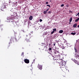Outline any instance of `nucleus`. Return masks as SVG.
I'll return each instance as SVG.
<instances>
[{
	"instance_id": "obj_1",
	"label": "nucleus",
	"mask_w": 79,
	"mask_h": 79,
	"mask_svg": "<svg viewBox=\"0 0 79 79\" xmlns=\"http://www.w3.org/2000/svg\"><path fill=\"white\" fill-rule=\"evenodd\" d=\"M14 19V16L13 15L12 16L7 17V19L8 20L9 22L11 23L13 21V19Z\"/></svg>"
},
{
	"instance_id": "obj_2",
	"label": "nucleus",
	"mask_w": 79,
	"mask_h": 79,
	"mask_svg": "<svg viewBox=\"0 0 79 79\" xmlns=\"http://www.w3.org/2000/svg\"><path fill=\"white\" fill-rule=\"evenodd\" d=\"M24 62H25V63H27V64H28V63H29V60L28 59H24Z\"/></svg>"
},
{
	"instance_id": "obj_3",
	"label": "nucleus",
	"mask_w": 79,
	"mask_h": 79,
	"mask_svg": "<svg viewBox=\"0 0 79 79\" xmlns=\"http://www.w3.org/2000/svg\"><path fill=\"white\" fill-rule=\"evenodd\" d=\"M37 67L39 69H42V65H40V64H39Z\"/></svg>"
},
{
	"instance_id": "obj_4",
	"label": "nucleus",
	"mask_w": 79,
	"mask_h": 79,
	"mask_svg": "<svg viewBox=\"0 0 79 79\" xmlns=\"http://www.w3.org/2000/svg\"><path fill=\"white\" fill-rule=\"evenodd\" d=\"M74 56L75 58H76V59L78 58V57H79V55L77 54V53H75L74 55Z\"/></svg>"
},
{
	"instance_id": "obj_5",
	"label": "nucleus",
	"mask_w": 79,
	"mask_h": 79,
	"mask_svg": "<svg viewBox=\"0 0 79 79\" xmlns=\"http://www.w3.org/2000/svg\"><path fill=\"white\" fill-rule=\"evenodd\" d=\"M54 61H55V63H60V60H56V59H55V60H54Z\"/></svg>"
},
{
	"instance_id": "obj_6",
	"label": "nucleus",
	"mask_w": 79,
	"mask_h": 79,
	"mask_svg": "<svg viewBox=\"0 0 79 79\" xmlns=\"http://www.w3.org/2000/svg\"><path fill=\"white\" fill-rule=\"evenodd\" d=\"M72 61H73L75 63H76L77 62V60H76L75 59H74V58H73L72 59Z\"/></svg>"
},
{
	"instance_id": "obj_7",
	"label": "nucleus",
	"mask_w": 79,
	"mask_h": 79,
	"mask_svg": "<svg viewBox=\"0 0 79 79\" xmlns=\"http://www.w3.org/2000/svg\"><path fill=\"white\" fill-rule=\"evenodd\" d=\"M65 64H66V62H65V61H63V62H61V65H64V66H65Z\"/></svg>"
},
{
	"instance_id": "obj_8",
	"label": "nucleus",
	"mask_w": 79,
	"mask_h": 79,
	"mask_svg": "<svg viewBox=\"0 0 79 79\" xmlns=\"http://www.w3.org/2000/svg\"><path fill=\"white\" fill-rule=\"evenodd\" d=\"M60 67L61 69L63 70V68H64V67H65V65H61Z\"/></svg>"
},
{
	"instance_id": "obj_9",
	"label": "nucleus",
	"mask_w": 79,
	"mask_h": 79,
	"mask_svg": "<svg viewBox=\"0 0 79 79\" xmlns=\"http://www.w3.org/2000/svg\"><path fill=\"white\" fill-rule=\"evenodd\" d=\"M77 23H75L73 25V27L74 28L76 27L77 25Z\"/></svg>"
},
{
	"instance_id": "obj_10",
	"label": "nucleus",
	"mask_w": 79,
	"mask_h": 79,
	"mask_svg": "<svg viewBox=\"0 0 79 79\" xmlns=\"http://www.w3.org/2000/svg\"><path fill=\"white\" fill-rule=\"evenodd\" d=\"M56 56H57V58H60V57H61L60 55L59 54H56Z\"/></svg>"
},
{
	"instance_id": "obj_11",
	"label": "nucleus",
	"mask_w": 79,
	"mask_h": 79,
	"mask_svg": "<svg viewBox=\"0 0 79 79\" xmlns=\"http://www.w3.org/2000/svg\"><path fill=\"white\" fill-rule=\"evenodd\" d=\"M28 23V22H27V20H26L25 21V23H24V24H25V25H26V24H27Z\"/></svg>"
},
{
	"instance_id": "obj_12",
	"label": "nucleus",
	"mask_w": 79,
	"mask_h": 79,
	"mask_svg": "<svg viewBox=\"0 0 79 79\" xmlns=\"http://www.w3.org/2000/svg\"><path fill=\"white\" fill-rule=\"evenodd\" d=\"M5 6H2L1 7V9L2 10H3V9H5Z\"/></svg>"
},
{
	"instance_id": "obj_13",
	"label": "nucleus",
	"mask_w": 79,
	"mask_h": 79,
	"mask_svg": "<svg viewBox=\"0 0 79 79\" xmlns=\"http://www.w3.org/2000/svg\"><path fill=\"white\" fill-rule=\"evenodd\" d=\"M74 50H75V53H77V49H76V47L74 48Z\"/></svg>"
},
{
	"instance_id": "obj_14",
	"label": "nucleus",
	"mask_w": 79,
	"mask_h": 79,
	"mask_svg": "<svg viewBox=\"0 0 79 79\" xmlns=\"http://www.w3.org/2000/svg\"><path fill=\"white\" fill-rule=\"evenodd\" d=\"M29 19L30 20H32V16H31L29 18Z\"/></svg>"
},
{
	"instance_id": "obj_15",
	"label": "nucleus",
	"mask_w": 79,
	"mask_h": 79,
	"mask_svg": "<svg viewBox=\"0 0 79 79\" xmlns=\"http://www.w3.org/2000/svg\"><path fill=\"white\" fill-rule=\"evenodd\" d=\"M59 32L60 34H61V33H63V31L62 30H60Z\"/></svg>"
},
{
	"instance_id": "obj_16",
	"label": "nucleus",
	"mask_w": 79,
	"mask_h": 79,
	"mask_svg": "<svg viewBox=\"0 0 79 79\" xmlns=\"http://www.w3.org/2000/svg\"><path fill=\"white\" fill-rule=\"evenodd\" d=\"M25 40H26V41L27 42H29V39H26Z\"/></svg>"
},
{
	"instance_id": "obj_17",
	"label": "nucleus",
	"mask_w": 79,
	"mask_h": 79,
	"mask_svg": "<svg viewBox=\"0 0 79 79\" xmlns=\"http://www.w3.org/2000/svg\"><path fill=\"white\" fill-rule=\"evenodd\" d=\"M15 24L17 26L18 25V24H19V23H18V22H15Z\"/></svg>"
},
{
	"instance_id": "obj_18",
	"label": "nucleus",
	"mask_w": 79,
	"mask_h": 79,
	"mask_svg": "<svg viewBox=\"0 0 79 79\" xmlns=\"http://www.w3.org/2000/svg\"><path fill=\"white\" fill-rule=\"evenodd\" d=\"M79 20V18H78V19H76L75 20V22H77Z\"/></svg>"
},
{
	"instance_id": "obj_19",
	"label": "nucleus",
	"mask_w": 79,
	"mask_h": 79,
	"mask_svg": "<svg viewBox=\"0 0 79 79\" xmlns=\"http://www.w3.org/2000/svg\"><path fill=\"white\" fill-rule=\"evenodd\" d=\"M73 20V19H72V17L70 19H69V22H71V21H72V20Z\"/></svg>"
},
{
	"instance_id": "obj_20",
	"label": "nucleus",
	"mask_w": 79,
	"mask_h": 79,
	"mask_svg": "<svg viewBox=\"0 0 79 79\" xmlns=\"http://www.w3.org/2000/svg\"><path fill=\"white\" fill-rule=\"evenodd\" d=\"M71 34H72V35H74L76 34V32L71 33Z\"/></svg>"
},
{
	"instance_id": "obj_21",
	"label": "nucleus",
	"mask_w": 79,
	"mask_h": 79,
	"mask_svg": "<svg viewBox=\"0 0 79 79\" xmlns=\"http://www.w3.org/2000/svg\"><path fill=\"white\" fill-rule=\"evenodd\" d=\"M55 54L56 56V55H58V52H55Z\"/></svg>"
},
{
	"instance_id": "obj_22",
	"label": "nucleus",
	"mask_w": 79,
	"mask_h": 79,
	"mask_svg": "<svg viewBox=\"0 0 79 79\" xmlns=\"http://www.w3.org/2000/svg\"><path fill=\"white\" fill-rule=\"evenodd\" d=\"M56 31V29L54 28L53 29V31L54 32H55V31Z\"/></svg>"
},
{
	"instance_id": "obj_23",
	"label": "nucleus",
	"mask_w": 79,
	"mask_h": 79,
	"mask_svg": "<svg viewBox=\"0 0 79 79\" xmlns=\"http://www.w3.org/2000/svg\"><path fill=\"white\" fill-rule=\"evenodd\" d=\"M46 6H48V7H49V8H50V7H51V6H50V5H46Z\"/></svg>"
},
{
	"instance_id": "obj_24",
	"label": "nucleus",
	"mask_w": 79,
	"mask_h": 79,
	"mask_svg": "<svg viewBox=\"0 0 79 79\" xmlns=\"http://www.w3.org/2000/svg\"><path fill=\"white\" fill-rule=\"evenodd\" d=\"M44 14H46V13H47V12L46 11V10L44 11Z\"/></svg>"
},
{
	"instance_id": "obj_25",
	"label": "nucleus",
	"mask_w": 79,
	"mask_h": 79,
	"mask_svg": "<svg viewBox=\"0 0 79 79\" xmlns=\"http://www.w3.org/2000/svg\"><path fill=\"white\" fill-rule=\"evenodd\" d=\"M60 6L61 7H63V6H64V4H62Z\"/></svg>"
},
{
	"instance_id": "obj_26",
	"label": "nucleus",
	"mask_w": 79,
	"mask_h": 79,
	"mask_svg": "<svg viewBox=\"0 0 79 79\" xmlns=\"http://www.w3.org/2000/svg\"><path fill=\"white\" fill-rule=\"evenodd\" d=\"M54 32H55L54 31H52L51 33V34H53V33H54Z\"/></svg>"
},
{
	"instance_id": "obj_27",
	"label": "nucleus",
	"mask_w": 79,
	"mask_h": 79,
	"mask_svg": "<svg viewBox=\"0 0 79 79\" xmlns=\"http://www.w3.org/2000/svg\"><path fill=\"white\" fill-rule=\"evenodd\" d=\"M49 50H50H50H52V48H49Z\"/></svg>"
},
{
	"instance_id": "obj_28",
	"label": "nucleus",
	"mask_w": 79,
	"mask_h": 79,
	"mask_svg": "<svg viewBox=\"0 0 79 79\" xmlns=\"http://www.w3.org/2000/svg\"><path fill=\"white\" fill-rule=\"evenodd\" d=\"M21 55V56H23L24 55V52H23L22 53Z\"/></svg>"
},
{
	"instance_id": "obj_29",
	"label": "nucleus",
	"mask_w": 79,
	"mask_h": 79,
	"mask_svg": "<svg viewBox=\"0 0 79 79\" xmlns=\"http://www.w3.org/2000/svg\"><path fill=\"white\" fill-rule=\"evenodd\" d=\"M40 22H42V19H40Z\"/></svg>"
},
{
	"instance_id": "obj_30",
	"label": "nucleus",
	"mask_w": 79,
	"mask_h": 79,
	"mask_svg": "<svg viewBox=\"0 0 79 79\" xmlns=\"http://www.w3.org/2000/svg\"><path fill=\"white\" fill-rule=\"evenodd\" d=\"M22 32H25V31H24V30H22Z\"/></svg>"
},
{
	"instance_id": "obj_31",
	"label": "nucleus",
	"mask_w": 79,
	"mask_h": 79,
	"mask_svg": "<svg viewBox=\"0 0 79 79\" xmlns=\"http://www.w3.org/2000/svg\"><path fill=\"white\" fill-rule=\"evenodd\" d=\"M49 10V8H48V9H47V10L45 11L46 12H47V11H48Z\"/></svg>"
},
{
	"instance_id": "obj_32",
	"label": "nucleus",
	"mask_w": 79,
	"mask_h": 79,
	"mask_svg": "<svg viewBox=\"0 0 79 79\" xmlns=\"http://www.w3.org/2000/svg\"><path fill=\"white\" fill-rule=\"evenodd\" d=\"M67 68H65V70H66V71H67L68 70V69H67Z\"/></svg>"
},
{
	"instance_id": "obj_33",
	"label": "nucleus",
	"mask_w": 79,
	"mask_h": 79,
	"mask_svg": "<svg viewBox=\"0 0 79 79\" xmlns=\"http://www.w3.org/2000/svg\"><path fill=\"white\" fill-rule=\"evenodd\" d=\"M49 13V14H51V11H49L48 12Z\"/></svg>"
},
{
	"instance_id": "obj_34",
	"label": "nucleus",
	"mask_w": 79,
	"mask_h": 79,
	"mask_svg": "<svg viewBox=\"0 0 79 79\" xmlns=\"http://www.w3.org/2000/svg\"><path fill=\"white\" fill-rule=\"evenodd\" d=\"M69 13H73L72 11H71V10H69Z\"/></svg>"
},
{
	"instance_id": "obj_35",
	"label": "nucleus",
	"mask_w": 79,
	"mask_h": 79,
	"mask_svg": "<svg viewBox=\"0 0 79 79\" xmlns=\"http://www.w3.org/2000/svg\"><path fill=\"white\" fill-rule=\"evenodd\" d=\"M48 2H46V4H47H47H48Z\"/></svg>"
},
{
	"instance_id": "obj_36",
	"label": "nucleus",
	"mask_w": 79,
	"mask_h": 79,
	"mask_svg": "<svg viewBox=\"0 0 79 79\" xmlns=\"http://www.w3.org/2000/svg\"><path fill=\"white\" fill-rule=\"evenodd\" d=\"M15 40L16 41V40H17V39H16V38H15Z\"/></svg>"
},
{
	"instance_id": "obj_37",
	"label": "nucleus",
	"mask_w": 79,
	"mask_h": 79,
	"mask_svg": "<svg viewBox=\"0 0 79 79\" xmlns=\"http://www.w3.org/2000/svg\"><path fill=\"white\" fill-rule=\"evenodd\" d=\"M33 62H35V59L33 60Z\"/></svg>"
},
{
	"instance_id": "obj_38",
	"label": "nucleus",
	"mask_w": 79,
	"mask_h": 79,
	"mask_svg": "<svg viewBox=\"0 0 79 79\" xmlns=\"http://www.w3.org/2000/svg\"><path fill=\"white\" fill-rule=\"evenodd\" d=\"M77 27H79V25H78Z\"/></svg>"
},
{
	"instance_id": "obj_39",
	"label": "nucleus",
	"mask_w": 79,
	"mask_h": 79,
	"mask_svg": "<svg viewBox=\"0 0 79 79\" xmlns=\"http://www.w3.org/2000/svg\"><path fill=\"white\" fill-rule=\"evenodd\" d=\"M54 46H55V43L54 44Z\"/></svg>"
},
{
	"instance_id": "obj_40",
	"label": "nucleus",
	"mask_w": 79,
	"mask_h": 79,
	"mask_svg": "<svg viewBox=\"0 0 79 79\" xmlns=\"http://www.w3.org/2000/svg\"><path fill=\"white\" fill-rule=\"evenodd\" d=\"M79 15V13H78V14H77V15Z\"/></svg>"
},
{
	"instance_id": "obj_41",
	"label": "nucleus",
	"mask_w": 79,
	"mask_h": 79,
	"mask_svg": "<svg viewBox=\"0 0 79 79\" xmlns=\"http://www.w3.org/2000/svg\"><path fill=\"white\" fill-rule=\"evenodd\" d=\"M1 31H3V29L2 28Z\"/></svg>"
},
{
	"instance_id": "obj_42",
	"label": "nucleus",
	"mask_w": 79,
	"mask_h": 79,
	"mask_svg": "<svg viewBox=\"0 0 79 79\" xmlns=\"http://www.w3.org/2000/svg\"><path fill=\"white\" fill-rule=\"evenodd\" d=\"M76 16H77V14L76 15Z\"/></svg>"
},
{
	"instance_id": "obj_43",
	"label": "nucleus",
	"mask_w": 79,
	"mask_h": 79,
	"mask_svg": "<svg viewBox=\"0 0 79 79\" xmlns=\"http://www.w3.org/2000/svg\"><path fill=\"white\" fill-rule=\"evenodd\" d=\"M49 45H50V44H49Z\"/></svg>"
},
{
	"instance_id": "obj_44",
	"label": "nucleus",
	"mask_w": 79,
	"mask_h": 79,
	"mask_svg": "<svg viewBox=\"0 0 79 79\" xmlns=\"http://www.w3.org/2000/svg\"><path fill=\"white\" fill-rule=\"evenodd\" d=\"M27 37V35H26Z\"/></svg>"
},
{
	"instance_id": "obj_45",
	"label": "nucleus",
	"mask_w": 79,
	"mask_h": 79,
	"mask_svg": "<svg viewBox=\"0 0 79 79\" xmlns=\"http://www.w3.org/2000/svg\"><path fill=\"white\" fill-rule=\"evenodd\" d=\"M31 32V33H32V32Z\"/></svg>"
},
{
	"instance_id": "obj_46",
	"label": "nucleus",
	"mask_w": 79,
	"mask_h": 79,
	"mask_svg": "<svg viewBox=\"0 0 79 79\" xmlns=\"http://www.w3.org/2000/svg\"><path fill=\"white\" fill-rule=\"evenodd\" d=\"M50 1H51V0H49Z\"/></svg>"
},
{
	"instance_id": "obj_47",
	"label": "nucleus",
	"mask_w": 79,
	"mask_h": 79,
	"mask_svg": "<svg viewBox=\"0 0 79 79\" xmlns=\"http://www.w3.org/2000/svg\"><path fill=\"white\" fill-rule=\"evenodd\" d=\"M55 61H56V60H54Z\"/></svg>"
},
{
	"instance_id": "obj_48",
	"label": "nucleus",
	"mask_w": 79,
	"mask_h": 79,
	"mask_svg": "<svg viewBox=\"0 0 79 79\" xmlns=\"http://www.w3.org/2000/svg\"><path fill=\"white\" fill-rule=\"evenodd\" d=\"M78 17H79V15H78Z\"/></svg>"
}]
</instances>
